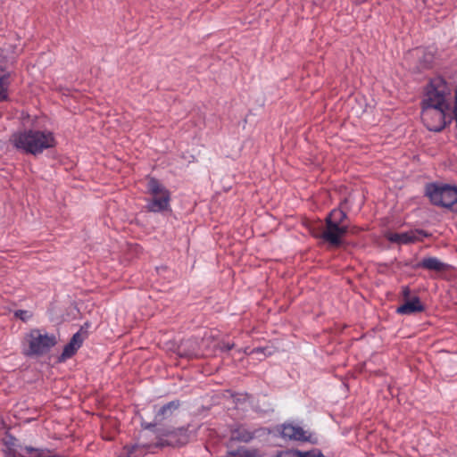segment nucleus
I'll list each match as a JSON object with an SVG mask.
<instances>
[{
	"label": "nucleus",
	"mask_w": 457,
	"mask_h": 457,
	"mask_svg": "<svg viewBox=\"0 0 457 457\" xmlns=\"http://www.w3.org/2000/svg\"><path fill=\"white\" fill-rule=\"evenodd\" d=\"M152 447L148 444H135L130 446L124 447V453L118 457H142Z\"/></svg>",
	"instance_id": "f8f14e48"
},
{
	"label": "nucleus",
	"mask_w": 457,
	"mask_h": 457,
	"mask_svg": "<svg viewBox=\"0 0 457 457\" xmlns=\"http://www.w3.org/2000/svg\"><path fill=\"white\" fill-rule=\"evenodd\" d=\"M147 190L154 196L170 195L169 191L154 178L148 180Z\"/></svg>",
	"instance_id": "dca6fc26"
},
{
	"label": "nucleus",
	"mask_w": 457,
	"mask_h": 457,
	"mask_svg": "<svg viewBox=\"0 0 457 457\" xmlns=\"http://www.w3.org/2000/svg\"><path fill=\"white\" fill-rule=\"evenodd\" d=\"M254 351H255L256 353H259V352H262V351H263V349H262V348H257V349H255Z\"/></svg>",
	"instance_id": "cd10ccee"
},
{
	"label": "nucleus",
	"mask_w": 457,
	"mask_h": 457,
	"mask_svg": "<svg viewBox=\"0 0 457 457\" xmlns=\"http://www.w3.org/2000/svg\"><path fill=\"white\" fill-rule=\"evenodd\" d=\"M326 220H330L332 222L337 224H346L345 220H347V214L341 209L336 208L333 209L326 217Z\"/></svg>",
	"instance_id": "a211bd4d"
},
{
	"label": "nucleus",
	"mask_w": 457,
	"mask_h": 457,
	"mask_svg": "<svg viewBox=\"0 0 457 457\" xmlns=\"http://www.w3.org/2000/svg\"><path fill=\"white\" fill-rule=\"evenodd\" d=\"M147 190L154 196L170 195L169 191L154 178L148 180Z\"/></svg>",
	"instance_id": "f3484780"
},
{
	"label": "nucleus",
	"mask_w": 457,
	"mask_h": 457,
	"mask_svg": "<svg viewBox=\"0 0 457 457\" xmlns=\"http://www.w3.org/2000/svg\"><path fill=\"white\" fill-rule=\"evenodd\" d=\"M26 340L29 349L25 352L28 356H41L50 351L56 343V337L53 334L43 332L40 329H32L27 335Z\"/></svg>",
	"instance_id": "20e7f679"
},
{
	"label": "nucleus",
	"mask_w": 457,
	"mask_h": 457,
	"mask_svg": "<svg viewBox=\"0 0 457 457\" xmlns=\"http://www.w3.org/2000/svg\"><path fill=\"white\" fill-rule=\"evenodd\" d=\"M79 348H77L75 346V345H73V343H71L69 342L63 348V351L61 354V356L59 357V361H63L69 358H71V356H73L75 354V353L78 351Z\"/></svg>",
	"instance_id": "aec40b11"
},
{
	"label": "nucleus",
	"mask_w": 457,
	"mask_h": 457,
	"mask_svg": "<svg viewBox=\"0 0 457 457\" xmlns=\"http://www.w3.org/2000/svg\"><path fill=\"white\" fill-rule=\"evenodd\" d=\"M276 457H326L320 450L301 452L298 450H284L278 453Z\"/></svg>",
	"instance_id": "ddd939ff"
},
{
	"label": "nucleus",
	"mask_w": 457,
	"mask_h": 457,
	"mask_svg": "<svg viewBox=\"0 0 457 457\" xmlns=\"http://www.w3.org/2000/svg\"><path fill=\"white\" fill-rule=\"evenodd\" d=\"M170 195L154 196L147 202L146 208L152 212L165 211L170 207Z\"/></svg>",
	"instance_id": "9d476101"
},
{
	"label": "nucleus",
	"mask_w": 457,
	"mask_h": 457,
	"mask_svg": "<svg viewBox=\"0 0 457 457\" xmlns=\"http://www.w3.org/2000/svg\"><path fill=\"white\" fill-rule=\"evenodd\" d=\"M9 84V75H3L0 77V101H4L8 98Z\"/></svg>",
	"instance_id": "6ab92c4d"
},
{
	"label": "nucleus",
	"mask_w": 457,
	"mask_h": 457,
	"mask_svg": "<svg viewBox=\"0 0 457 457\" xmlns=\"http://www.w3.org/2000/svg\"><path fill=\"white\" fill-rule=\"evenodd\" d=\"M237 452L240 457H258L256 451H249L245 448H238Z\"/></svg>",
	"instance_id": "5701e85b"
},
{
	"label": "nucleus",
	"mask_w": 457,
	"mask_h": 457,
	"mask_svg": "<svg viewBox=\"0 0 457 457\" xmlns=\"http://www.w3.org/2000/svg\"><path fill=\"white\" fill-rule=\"evenodd\" d=\"M403 295H404V296H408V295H409V294H410V290H409V288H408V287H403Z\"/></svg>",
	"instance_id": "bb28decb"
},
{
	"label": "nucleus",
	"mask_w": 457,
	"mask_h": 457,
	"mask_svg": "<svg viewBox=\"0 0 457 457\" xmlns=\"http://www.w3.org/2000/svg\"><path fill=\"white\" fill-rule=\"evenodd\" d=\"M428 237V233L422 229L410 230L401 233H388L386 238L389 242L398 245H407L422 240Z\"/></svg>",
	"instance_id": "0eeeda50"
},
{
	"label": "nucleus",
	"mask_w": 457,
	"mask_h": 457,
	"mask_svg": "<svg viewBox=\"0 0 457 457\" xmlns=\"http://www.w3.org/2000/svg\"><path fill=\"white\" fill-rule=\"evenodd\" d=\"M190 437L187 428L181 427L175 429H167L158 431L157 442L154 444L156 447L163 446H179L186 445Z\"/></svg>",
	"instance_id": "39448f33"
},
{
	"label": "nucleus",
	"mask_w": 457,
	"mask_h": 457,
	"mask_svg": "<svg viewBox=\"0 0 457 457\" xmlns=\"http://www.w3.org/2000/svg\"><path fill=\"white\" fill-rule=\"evenodd\" d=\"M15 316L23 321H27L31 318V313L26 310H18L15 312Z\"/></svg>",
	"instance_id": "412c9836"
},
{
	"label": "nucleus",
	"mask_w": 457,
	"mask_h": 457,
	"mask_svg": "<svg viewBox=\"0 0 457 457\" xmlns=\"http://www.w3.org/2000/svg\"><path fill=\"white\" fill-rule=\"evenodd\" d=\"M425 310L424 305L421 303L418 296H414L411 300L406 301L402 305L397 307L396 312L401 315H410L417 312H421Z\"/></svg>",
	"instance_id": "1a4fd4ad"
},
{
	"label": "nucleus",
	"mask_w": 457,
	"mask_h": 457,
	"mask_svg": "<svg viewBox=\"0 0 457 457\" xmlns=\"http://www.w3.org/2000/svg\"><path fill=\"white\" fill-rule=\"evenodd\" d=\"M12 142L16 149L33 155L55 145L54 134L47 130L28 129L15 133Z\"/></svg>",
	"instance_id": "f03ea898"
},
{
	"label": "nucleus",
	"mask_w": 457,
	"mask_h": 457,
	"mask_svg": "<svg viewBox=\"0 0 457 457\" xmlns=\"http://www.w3.org/2000/svg\"><path fill=\"white\" fill-rule=\"evenodd\" d=\"M452 87L442 77L431 79L421 101V120L434 132L443 130L451 122Z\"/></svg>",
	"instance_id": "f257e3e1"
},
{
	"label": "nucleus",
	"mask_w": 457,
	"mask_h": 457,
	"mask_svg": "<svg viewBox=\"0 0 457 457\" xmlns=\"http://www.w3.org/2000/svg\"><path fill=\"white\" fill-rule=\"evenodd\" d=\"M426 195L433 204L457 212V187L448 184H428L426 187Z\"/></svg>",
	"instance_id": "7ed1b4c3"
},
{
	"label": "nucleus",
	"mask_w": 457,
	"mask_h": 457,
	"mask_svg": "<svg viewBox=\"0 0 457 457\" xmlns=\"http://www.w3.org/2000/svg\"><path fill=\"white\" fill-rule=\"evenodd\" d=\"M179 401H171L162 405L159 410L155 412V420H162L168 417H170L174 411L179 409Z\"/></svg>",
	"instance_id": "4468645a"
},
{
	"label": "nucleus",
	"mask_w": 457,
	"mask_h": 457,
	"mask_svg": "<svg viewBox=\"0 0 457 457\" xmlns=\"http://www.w3.org/2000/svg\"><path fill=\"white\" fill-rule=\"evenodd\" d=\"M234 347V344L231 343H222L220 345V350L223 352H228Z\"/></svg>",
	"instance_id": "b1692460"
},
{
	"label": "nucleus",
	"mask_w": 457,
	"mask_h": 457,
	"mask_svg": "<svg viewBox=\"0 0 457 457\" xmlns=\"http://www.w3.org/2000/svg\"><path fill=\"white\" fill-rule=\"evenodd\" d=\"M71 343H73V345H75V346L77 348H79L83 343V337L82 335L80 334V332H77L75 333L71 339L70 340Z\"/></svg>",
	"instance_id": "4be33fe9"
},
{
	"label": "nucleus",
	"mask_w": 457,
	"mask_h": 457,
	"mask_svg": "<svg viewBox=\"0 0 457 457\" xmlns=\"http://www.w3.org/2000/svg\"><path fill=\"white\" fill-rule=\"evenodd\" d=\"M418 267L419 268H423V269H426V270H432V271L440 272V271L446 270L447 268H448V264L441 262L436 257H431L430 256V257L423 258L418 263Z\"/></svg>",
	"instance_id": "9b49d317"
},
{
	"label": "nucleus",
	"mask_w": 457,
	"mask_h": 457,
	"mask_svg": "<svg viewBox=\"0 0 457 457\" xmlns=\"http://www.w3.org/2000/svg\"><path fill=\"white\" fill-rule=\"evenodd\" d=\"M157 421H158V420H155V422L144 423V424H143V427H144V428H145V429L152 430V429H154V428L156 426V422H157Z\"/></svg>",
	"instance_id": "393cba45"
},
{
	"label": "nucleus",
	"mask_w": 457,
	"mask_h": 457,
	"mask_svg": "<svg viewBox=\"0 0 457 457\" xmlns=\"http://www.w3.org/2000/svg\"><path fill=\"white\" fill-rule=\"evenodd\" d=\"M280 434L283 438L298 440V441L309 440L307 432L304 431L303 429V428H301L299 426L293 425V424H283L281 426Z\"/></svg>",
	"instance_id": "6e6552de"
},
{
	"label": "nucleus",
	"mask_w": 457,
	"mask_h": 457,
	"mask_svg": "<svg viewBox=\"0 0 457 457\" xmlns=\"http://www.w3.org/2000/svg\"><path fill=\"white\" fill-rule=\"evenodd\" d=\"M326 228L321 234V238L331 245L337 246L341 245L342 237L348 231V224H337L332 220H326Z\"/></svg>",
	"instance_id": "423d86ee"
},
{
	"label": "nucleus",
	"mask_w": 457,
	"mask_h": 457,
	"mask_svg": "<svg viewBox=\"0 0 457 457\" xmlns=\"http://www.w3.org/2000/svg\"><path fill=\"white\" fill-rule=\"evenodd\" d=\"M256 430L252 431L245 427H239L233 431L232 436L238 441L248 443L254 438Z\"/></svg>",
	"instance_id": "2eb2a0df"
},
{
	"label": "nucleus",
	"mask_w": 457,
	"mask_h": 457,
	"mask_svg": "<svg viewBox=\"0 0 457 457\" xmlns=\"http://www.w3.org/2000/svg\"><path fill=\"white\" fill-rule=\"evenodd\" d=\"M224 457H240L239 454H238V452L237 450V451H231V452H228V454Z\"/></svg>",
	"instance_id": "a878e982"
}]
</instances>
